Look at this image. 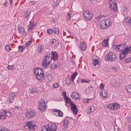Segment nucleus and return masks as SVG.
Wrapping results in <instances>:
<instances>
[{
	"mask_svg": "<svg viewBox=\"0 0 131 131\" xmlns=\"http://www.w3.org/2000/svg\"><path fill=\"white\" fill-rule=\"evenodd\" d=\"M126 45L125 43L118 45L120 51L119 57V59L120 60H122L125 58L126 55L128 54L129 53H131V47L130 46H127L123 50L126 46Z\"/></svg>",
	"mask_w": 131,
	"mask_h": 131,
	"instance_id": "f257e3e1",
	"label": "nucleus"
},
{
	"mask_svg": "<svg viewBox=\"0 0 131 131\" xmlns=\"http://www.w3.org/2000/svg\"><path fill=\"white\" fill-rule=\"evenodd\" d=\"M111 21L109 19L103 20L100 22V26L101 29H104L109 27L111 24Z\"/></svg>",
	"mask_w": 131,
	"mask_h": 131,
	"instance_id": "f03ea898",
	"label": "nucleus"
},
{
	"mask_svg": "<svg viewBox=\"0 0 131 131\" xmlns=\"http://www.w3.org/2000/svg\"><path fill=\"white\" fill-rule=\"evenodd\" d=\"M52 60V58L49 55H47L45 57L43 61H42V67L43 68H47L49 64L51 62Z\"/></svg>",
	"mask_w": 131,
	"mask_h": 131,
	"instance_id": "7ed1b4c3",
	"label": "nucleus"
},
{
	"mask_svg": "<svg viewBox=\"0 0 131 131\" xmlns=\"http://www.w3.org/2000/svg\"><path fill=\"white\" fill-rule=\"evenodd\" d=\"M84 19L86 20L90 21L93 18V14L92 12L88 10H86L83 13Z\"/></svg>",
	"mask_w": 131,
	"mask_h": 131,
	"instance_id": "20e7f679",
	"label": "nucleus"
},
{
	"mask_svg": "<svg viewBox=\"0 0 131 131\" xmlns=\"http://www.w3.org/2000/svg\"><path fill=\"white\" fill-rule=\"evenodd\" d=\"M116 58L114 55L111 52H109L105 57V60L106 61L111 62L115 61Z\"/></svg>",
	"mask_w": 131,
	"mask_h": 131,
	"instance_id": "39448f33",
	"label": "nucleus"
},
{
	"mask_svg": "<svg viewBox=\"0 0 131 131\" xmlns=\"http://www.w3.org/2000/svg\"><path fill=\"white\" fill-rule=\"evenodd\" d=\"M108 3L110 8L114 11H116L117 9V4L114 0H109Z\"/></svg>",
	"mask_w": 131,
	"mask_h": 131,
	"instance_id": "423d86ee",
	"label": "nucleus"
},
{
	"mask_svg": "<svg viewBox=\"0 0 131 131\" xmlns=\"http://www.w3.org/2000/svg\"><path fill=\"white\" fill-rule=\"evenodd\" d=\"M24 126L25 127H27V128H26L31 130H35V127H36L35 123L31 121L27 122L26 123V125Z\"/></svg>",
	"mask_w": 131,
	"mask_h": 131,
	"instance_id": "0eeeda50",
	"label": "nucleus"
},
{
	"mask_svg": "<svg viewBox=\"0 0 131 131\" xmlns=\"http://www.w3.org/2000/svg\"><path fill=\"white\" fill-rule=\"evenodd\" d=\"M108 108L110 110H116L120 108V105L118 103H114L108 105Z\"/></svg>",
	"mask_w": 131,
	"mask_h": 131,
	"instance_id": "6e6552de",
	"label": "nucleus"
},
{
	"mask_svg": "<svg viewBox=\"0 0 131 131\" xmlns=\"http://www.w3.org/2000/svg\"><path fill=\"white\" fill-rule=\"evenodd\" d=\"M34 70V73L36 74L37 79L40 80L41 79V68L36 67Z\"/></svg>",
	"mask_w": 131,
	"mask_h": 131,
	"instance_id": "1a4fd4ad",
	"label": "nucleus"
},
{
	"mask_svg": "<svg viewBox=\"0 0 131 131\" xmlns=\"http://www.w3.org/2000/svg\"><path fill=\"white\" fill-rule=\"evenodd\" d=\"M49 131H55L57 129V127L56 125L52 123L49 124L47 125Z\"/></svg>",
	"mask_w": 131,
	"mask_h": 131,
	"instance_id": "9d476101",
	"label": "nucleus"
},
{
	"mask_svg": "<svg viewBox=\"0 0 131 131\" xmlns=\"http://www.w3.org/2000/svg\"><path fill=\"white\" fill-rule=\"evenodd\" d=\"M51 56L54 60H57L58 59L59 56L57 52L56 51H51Z\"/></svg>",
	"mask_w": 131,
	"mask_h": 131,
	"instance_id": "9b49d317",
	"label": "nucleus"
},
{
	"mask_svg": "<svg viewBox=\"0 0 131 131\" xmlns=\"http://www.w3.org/2000/svg\"><path fill=\"white\" fill-rule=\"evenodd\" d=\"M80 47L82 51H84L86 49V45L85 42L84 41H82V42H81L80 44Z\"/></svg>",
	"mask_w": 131,
	"mask_h": 131,
	"instance_id": "f8f14e48",
	"label": "nucleus"
},
{
	"mask_svg": "<svg viewBox=\"0 0 131 131\" xmlns=\"http://www.w3.org/2000/svg\"><path fill=\"white\" fill-rule=\"evenodd\" d=\"M100 95L104 98H106L108 96V94L107 90H103L100 92Z\"/></svg>",
	"mask_w": 131,
	"mask_h": 131,
	"instance_id": "ddd939ff",
	"label": "nucleus"
},
{
	"mask_svg": "<svg viewBox=\"0 0 131 131\" xmlns=\"http://www.w3.org/2000/svg\"><path fill=\"white\" fill-rule=\"evenodd\" d=\"M60 66V64L59 62H56L52 64L51 65V69L53 70L54 68H58Z\"/></svg>",
	"mask_w": 131,
	"mask_h": 131,
	"instance_id": "4468645a",
	"label": "nucleus"
},
{
	"mask_svg": "<svg viewBox=\"0 0 131 131\" xmlns=\"http://www.w3.org/2000/svg\"><path fill=\"white\" fill-rule=\"evenodd\" d=\"M71 97L72 98L74 99L75 97V99L76 100H79L80 99V96L79 94L78 93H75L72 92L71 93Z\"/></svg>",
	"mask_w": 131,
	"mask_h": 131,
	"instance_id": "2eb2a0df",
	"label": "nucleus"
},
{
	"mask_svg": "<svg viewBox=\"0 0 131 131\" xmlns=\"http://www.w3.org/2000/svg\"><path fill=\"white\" fill-rule=\"evenodd\" d=\"M70 105L71 106L72 110L74 113V114H76L77 113V110L76 106L73 103H71Z\"/></svg>",
	"mask_w": 131,
	"mask_h": 131,
	"instance_id": "dca6fc26",
	"label": "nucleus"
},
{
	"mask_svg": "<svg viewBox=\"0 0 131 131\" xmlns=\"http://www.w3.org/2000/svg\"><path fill=\"white\" fill-rule=\"evenodd\" d=\"M109 38H107L106 39H104L102 41L103 46L106 47L108 46Z\"/></svg>",
	"mask_w": 131,
	"mask_h": 131,
	"instance_id": "f3484780",
	"label": "nucleus"
},
{
	"mask_svg": "<svg viewBox=\"0 0 131 131\" xmlns=\"http://www.w3.org/2000/svg\"><path fill=\"white\" fill-rule=\"evenodd\" d=\"M63 125V129L65 130H66L68 128V122L67 120L64 119Z\"/></svg>",
	"mask_w": 131,
	"mask_h": 131,
	"instance_id": "a211bd4d",
	"label": "nucleus"
},
{
	"mask_svg": "<svg viewBox=\"0 0 131 131\" xmlns=\"http://www.w3.org/2000/svg\"><path fill=\"white\" fill-rule=\"evenodd\" d=\"M41 106L42 108L41 107V111H44L47 109V103L43 100L42 101V103L41 104Z\"/></svg>",
	"mask_w": 131,
	"mask_h": 131,
	"instance_id": "6ab92c4d",
	"label": "nucleus"
},
{
	"mask_svg": "<svg viewBox=\"0 0 131 131\" xmlns=\"http://www.w3.org/2000/svg\"><path fill=\"white\" fill-rule=\"evenodd\" d=\"M0 112L3 115H6L7 114H11V113L9 111L3 109Z\"/></svg>",
	"mask_w": 131,
	"mask_h": 131,
	"instance_id": "aec40b11",
	"label": "nucleus"
},
{
	"mask_svg": "<svg viewBox=\"0 0 131 131\" xmlns=\"http://www.w3.org/2000/svg\"><path fill=\"white\" fill-rule=\"evenodd\" d=\"M18 30L19 33L24 34L25 33L24 31V28L21 26H19L18 27Z\"/></svg>",
	"mask_w": 131,
	"mask_h": 131,
	"instance_id": "412c9836",
	"label": "nucleus"
},
{
	"mask_svg": "<svg viewBox=\"0 0 131 131\" xmlns=\"http://www.w3.org/2000/svg\"><path fill=\"white\" fill-rule=\"evenodd\" d=\"M64 99L65 100V102L66 103H68L69 104H70L71 105V103H73L71 102V101L70 99H69L68 97H66L65 98H64Z\"/></svg>",
	"mask_w": 131,
	"mask_h": 131,
	"instance_id": "4be33fe9",
	"label": "nucleus"
},
{
	"mask_svg": "<svg viewBox=\"0 0 131 131\" xmlns=\"http://www.w3.org/2000/svg\"><path fill=\"white\" fill-rule=\"evenodd\" d=\"M53 31L55 34H58L59 33V30L58 28L55 27H53Z\"/></svg>",
	"mask_w": 131,
	"mask_h": 131,
	"instance_id": "5701e85b",
	"label": "nucleus"
},
{
	"mask_svg": "<svg viewBox=\"0 0 131 131\" xmlns=\"http://www.w3.org/2000/svg\"><path fill=\"white\" fill-rule=\"evenodd\" d=\"M126 90L128 92H131V85H127L126 88Z\"/></svg>",
	"mask_w": 131,
	"mask_h": 131,
	"instance_id": "b1692460",
	"label": "nucleus"
},
{
	"mask_svg": "<svg viewBox=\"0 0 131 131\" xmlns=\"http://www.w3.org/2000/svg\"><path fill=\"white\" fill-rule=\"evenodd\" d=\"M65 82L68 85H69L71 83V80L68 78H66Z\"/></svg>",
	"mask_w": 131,
	"mask_h": 131,
	"instance_id": "393cba45",
	"label": "nucleus"
},
{
	"mask_svg": "<svg viewBox=\"0 0 131 131\" xmlns=\"http://www.w3.org/2000/svg\"><path fill=\"white\" fill-rule=\"evenodd\" d=\"M48 127V126L47 125L44 126L42 127V128L41 129V131H49Z\"/></svg>",
	"mask_w": 131,
	"mask_h": 131,
	"instance_id": "a878e982",
	"label": "nucleus"
},
{
	"mask_svg": "<svg viewBox=\"0 0 131 131\" xmlns=\"http://www.w3.org/2000/svg\"><path fill=\"white\" fill-rule=\"evenodd\" d=\"M53 111L56 112H58V115H63V113L59 110L55 109H53Z\"/></svg>",
	"mask_w": 131,
	"mask_h": 131,
	"instance_id": "bb28decb",
	"label": "nucleus"
},
{
	"mask_svg": "<svg viewBox=\"0 0 131 131\" xmlns=\"http://www.w3.org/2000/svg\"><path fill=\"white\" fill-rule=\"evenodd\" d=\"M52 44H54L55 43V46H58L59 45L58 42V41H57L56 40L54 39L52 41H51Z\"/></svg>",
	"mask_w": 131,
	"mask_h": 131,
	"instance_id": "cd10ccee",
	"label": "nucleus"
},
{
	"mask_svg": "<svg viewBox=\"0 0 131 131\" xmlns=\"http://www.w3.org/2000/svg\"><path fill=\"white\" fill-rule=\"evenodd\" d=\"M93 64L94 66H95L96 65H98L99 61L97 59H95L93 60Z\"/></svg>",
	"mask_w": 131,
	"mask_h": 131,
	"instance_id": "c85d7f7f",
	"label": "nucleus"
},
{
	"mask_svg": "<svg viewBox=\"0 0 131 131\" xmlns=\"http://www.w3.org/2000/svg\"><path fill=\"white\" fill-rule=\"evenodd\" d=\"M34 26L33 24L32 23H30L29 25L28 26V30H31L32 29V28Z\"/></svg>",
	"mask_w": 131,
	"mask_h": 131,
	"instance_id": "c756f323",
	"label": "nucleus"
},
{
	"mask_svg": "<svg viewBox=\"0 0 131 131\" xmlns=\"http://www.w3.org/2000/svg\"><path fill=\"white\" fill-rule=\"evenodd\" d=\"M126 21H127V23L129 25H131V18L130 17H127L126 19Z\"/></svg>",
	"mask_w": 131,
	"mask_h": 131,
	"instance_id": "7c9ffc66",
	"label": "nucleus"
},
{
	"mask_svg": "<svg viewBox=\"0 0 131 131\" xmlns=\"http://www.w3.org/2000/svg\"><path fill=\"white\" fill-rule=\"evenodd\" d=\"M28 13H28L27 12L25 13L24 14L25 17L24 18L25 19H26V20H28V18L29 17V14Z\"/></svg>",
	"mask_w": 131,
	"mask_h": 131,
	"instance_id": "2f4dec72",
	"label": "nucleus"
},
{
	"mask_svg": "<svg viewBox=\"0 0 131 131\" xmlns=\"http://www.w3.org/2000/svg\"><path fill=\"white\" fill-rule=\"evenodd\" d=\"M78 73L76 72H75L74 73H73L71 76V78L72 79L75 78L78 75Z\"/></svg>",
	"mask_w": 131,
	"mask_h": 131,
	"instance_id": "473e14b6",
	"label": "nucleus"
},
{
	"mask_svg": "<svg viewBox=\"0 0 131 131\" xmlns=\"http://www.w3.org/2000/svg\"><path fill=\"white\" fill-rule=\"evenodd\" d=\"M7 67L8 69L10 70H13L15 69V68L13 65H8Z\"/></svg>",
	"mask_w": 131,
	"mask_h": 131,
	"instance_id": "72a5a7b5",
	"label": "nucleus"
},
{
	"mask_svg": "<svg viewBox=\"0 0 131 131\" xmlns=\"http://www.w3.org/2000/svg\"><path fill=\"white\" fill-rule=\"evenodd\" d=\"M35 114V112H34V110L31 109L28 113V115H34Z\"/></svg>",
	"mask_w": 131,
	"mask_h": 131,
	"instance_id": "f704fd0d",
	"label": "nucleus"
},
{
	"mask_svg": "<svg viewBox=\"0 0 131 131\" xmlns=\"http://www.w3.org/2000/svg\"><path fill=\"white\" fill-rule=\"evenodd\" d=\"M71 16V14L70 13H69L67 14L66 17L67 21H68L70 20Z\"/></svg>",
	"mask_w": 131,
	"mask_h": 131,
	"instance_id": "c9c22d12",
	"label": "nucleus"
},
{
	"mask_svg": "<svg viewBox=\"0 0 131 131\" xmlns=\"http://www.w3.org/2000/svg\"><path fill=\"white\" fill-rule=\"evenodd\" d=\"M31 40H29L26 43H25V46L26 47H28L30 45L31 42Z\"/></svg>",
	"mask_w": 131,
	"mask_h": 131,
	"instance_id": "e433bc0d",
	"label": "nucleus"
},
{
	"mask_svg": "<svg viewBox=\"0 0 131 131\" xmlns=\"http://www.w3.org/2000/svg\"><path fill=\"white\" fill-rule=\"evenodd\" d=\"M5 48L6 50L7 51H10V48L9 47V46L8 45H7L5 47Z\"/></svg>",
	"mask_w": 131,
	"mask_h": 131,
	"instance_id": "4c0bfd02",
	"label": "nucleus"
},
{
	"mask_svg": "<svg viewBox=\"0 0 131 131\" xmlns=\"http://www.w3.org/2000/svg\"><path fill=\"white\" fill-rule=\"evenodd\" d=\"M118 46H118V45H114L113 46V47L117 51H120L119 48Z\"/></svg>",
	"mask_w": 131,
	"mask_h": 131,
	"instance_id": "58836bf2",
	"label": "nucleus"
},
{
	"mask_svg": "<svg viewBox=\"0 0 131 131\" xmlns=\"http://www.w3.org/2000/svg\"><path fill=\"white\" fill-rule=\"evenodd\" d=\"M126 63H127L129 62H131V57H128L125 59Z\"/></svg>",
	"mask_w": 131,
	"mask_h": 131,
	"instance_id": "ea45409f",
	"label": "nucleus"
},
{
	"mask_svg": "<svg viewBox=\"0 0 131 131\" xmlns=\"http://www.w3.org/2000/svg\"><path fill=\"white\" fill-rule=\"evenodd\" d=\"M19 50V51H20L21 52L24 49L25 47L24 46H19L18 47Z\"/></svg>",
	"mask_w": 131,
	"mask_h": 131,
	"instance_id": "a19ab883",
	"label": "nucleus"
},
{
	"mask_svg": "<svg viewBox=\"0 0 131 131\" xmlns=\"http://www.w3.org/2000/svg\"><path fill=\"white\" fill-rule=\"evenodd\" d=\"M47 32L50 35H51L53 32V30L51 29H49L47 30Z\"/></svg>",
	"mask_w": 131,
	"mask_h": 131,
	"instance_id": "79ce46f5",
	"label": "nucleus"
},
{
	"mask_svg": "<svg viewBox=\"0 0 131 131\" xmlns=\"http://www.w3.org/2000/svg\"><path fill=\"white\" fill-rule=\"evenodd\" d=\"M37 91V89L36 88H33L31 90V93H36Z\"/></svg>",
	"mask_w": 131,
	"mask_h": 131,
	"instance_id": "37998d69",
	"label": "nucleus"
},
{
	"mask_svg": "<svg viewBox=\"0 0 131 131\" xmlns=\"http://www.w3.org/2000/svg\"><path fill=\"white\" fill-rule=\"evenodd\" d=\"M93 90V88L92 86H90L89 87L88 90L89 91V92H91Z\"/></svg>",
	"mask_w": 131,
	"mask_h": 131,
	"instance_id": "c03bdc74",
	"label": "nucleus"
},
{
	"mask_svg": "<svg viewBox=\"0 0 131 131\" xmlns=\"http://www.w3.org/2000/svg\"><path fill=\"white\" fill-rule=\"evenodd\" d=\"M6 117V115H0V119H4Z\"/></svg>",
	"mask_w": 131,
	"mask_h": 131,
	"instance_id": "a18cd8bd",
	"label": "nucleus"
},
{
	"mask_svg": "<svg viewBox=\"0 0 131 131\" xmlns=\"http://www.w3.org/2000/svg\"><path fill=\"white\" fill-rule=\"evenodd\" d=\"M59 83H55L53 85V87L54 88H58L59 86Z\"/></svg>",
	"mask_w": 131,
	"mask_h": 131,
	"instance_id": "49530a36",
	"label": "nucleus"
},
{
	"mask_svg": "<svg viewBox=\"0 0 131 131\" xmlns=\"http://www.w3.org/2000/svg\"><path fill=\"white\" fill-rule=\"evenodd\" d=\"M118 84V83L116 82L115 81H114L113 82L112 85L114 86H115L116 87L117 86V85Z\"/></svg>",
	"mask_w": 131,
	"mask_h": 131,
	"instance_id": "de8ad7c7",
	"label": "nucleus"
},
{
	"mask_svg": "<svg viewBox=\"0 0 131 131\" xmlns=\"http://www.w3.org/2000/svg\"><path fill=\"white\" fill-rule=\"evenodd\" d=\"M90 81L89 80L87 79L86 80H84V79H82L81 81V82H85L88 83Z\"/></svg>",
	"mask_w": 131,
	"mask_h": 131,
	"instance_id": "09e8293b",
	"label": "nucleus"
},
{
	"mask_svg": "<svg viewBox=\"0 0 131 131\" xmlns=\"http://www.w3.org/2000/svg\"><path fill=\"white\" fill-rule=\"evenodd\" d=\"M0 131H9V130L7 128H3L0 130Z\"/></svg>",
	"mask_w": 131,
	"mask_h": 131,
	"instance_id": "8fccbe9b",
	"label": "nucleus"
},
{
	"mask_svg": "<svg viewBox=\"0 0 131 131\" xmlns=\"http://www.w3.org/2000/svg\"><path fill=\"white\" fill-rule=\"evenodd\" d=\"M104 88V85L103 83H101L100 85V89H101V91L103 90Z\"/></svg>",
	"mask_w": 131,
	"mask_h": 131,
	"instance_id": "3c124183",
	"label": "nucleus"
},
{
	"mask_svg": "<svg viewBox=\"0 0 131 131\" xmlns=\"http://www.w3.org/2000/svg\"><path fill=\"white\" fill-rule=\"evenodd\" d=\"M15 93H10V97H14L15 96Z\"/></svg>",
	"mask_w": 131,
	"mask_h": 131,
	"instance_id": "603ef678",
	"label": "nucleus"
},
{
	"mask_svg": "<svg viewBox=\"0 0 131 131\" xmlns=\"http://www.w3.org/2000/svg\"><path fill=\"white\" fill-rule=\"evenodd\" d=\"M39 105L38 106V108L40 111H41V102L39 101Z\"/></svg>",
	"mask_w": 131,
	"mask_h": 131,
	"instance_id": "864d4df0",
	"label": "nucleus"
},
{
	"mask_svg": "<svg viewBox=\"0 0 131 131\" xmlns=\"http://www.w3.org/2000/svg\"><path fill=\"white\" fill-rule=\"evenodd\" d=\"M35 3V1H29V4L31 5H34Z\"/></svg>",
	"mask_w": 131,
	"mask_h": 131,
	"instance_id": "5fc2aeb1",
	"label": "nucleus"
},
{
	"mask_svg": "<svg viewBox=\"0 0 131 131\" xmlns=\"http://www.w3.org/2000/svg\"><path fill=\"white\" fill-rule=\"evenodd\" d=\"M63 96L64 99V98H65L66 97H68L67 96H66V92L65 91H64L63 93Z\"/></svg>",
	"mask_w": 131,
	"mask_h": 131,
	"instance_id": "6e6d98bb",
	"label": "nucleus"
},
{
	"mask_svg": "<svg viewBox=\"0 0 131 131\" xmlns=\"http://www.w3.org/2000/svg\"><path fill=\"white\" fill-rule=\"evenodd\" d=\"M58 5V2H55L53 4V6L55 7L56 6H57Z\"/></svg>",
	"mask_w": 131,
	"mask_h": 131,
	"instance_id": "4d7b16f0",
	"label": "nucleus"
},
{
	"mask_svg": "<svg viewBox=\"0 0 131 131\" xmlns=\"http://www.w3.org/2000/svg\"><path fill=\"white\" fill-rule=\"evenodd\" d=\"M90 100L88 99H85L83 100V101L85 103L88 102Z\"/></svg>",
	"mask_w": 131,
	"mask_h": 131,
	"instance_id": "13d9d810",
	"label": "nucleus"
},
{
	"mask_svg": "<svg viewBox=\"0 0 131 131\" xmlns=\"http://www.w3.org/2000/svg\"><path fill=\"white\" fill-rule=\"evenodd\" d=\"M37 50L40 53L41 52V47L40 46L38 47L37 49Z\"/></svg>",
	"mask_w": 131,
	"mask_h": 131,
	"instance_id": "bf43d9fd",
	"label": "nucleus"
},
{
	"mask_svg": "<svg viewBox=\"0 0 131 131\" xmlns=\"http://www.w3.org/2000/svg\"><path fill=\"white\" fill-rule=\"evenodd\" d=\"M94 107L93 106H91L90 107H89V110L90 111H90V112H91V111L92 110V109L93 108V110H94Z\"/></svg>",
	"mask_w": 131,
	"mask_h": 131,
	"instance_id": "052dcab7",
	"label": "nucleus"
},
{
	"mask_svg": "<svg viewBox=\"0 0 131 131\" xmlns=\"http://www.w3.org/2000/svg\"><path fill=\"white\" fill-rule=\"evenodd\" d=\"M15 110H19V108H20V107H19L17 106H15Z\"/></svg>",
	"mask_w": 131,
	"mask_h": 131,
	"instance_id": "680f3d73",
	"label": "nucleus"
},
{
	"mask_svg": "<svg viewBox=\"0 0 131 131\" xmlns=\"http://www.w3.org/2000/svg\"><path fill=\"white\" fill-rule=\"evenodd\" d=\"M115 131H120V129L119 128H116L115 127Z\"/></svg>",
	"mask_w": 131,
	"mask_h": 131,
	"instance_id": "e2e57ef3",
	"label": "nucleus"
},
{
	"mask_svg": "<svg viewBox=\"0 0 131 131\" xmlns=\"http://www.w3.org/2000/svg\"><path fill=\"white\" fill-rule=\"evenodd\" d=\"M128 130V131H131V125L129 126Z\"/></svg>",
	"mask_w": 131,
	"mask_h": 131,
	"instance_id": "0e129e2a",
	"label": "nucleus"
},
{
	"mask_svg": "<svg viewBox=\"0 0 131 131\" xmlns=\"http://www.w3.org/2000/svg\"><path fill=\"white\" fill-rule=\"evenodd\" d=\"M7 3L6 1H5V3H3V5L4 6L6 7L7 6L6 5V4Z\"/></svg>",
	"mask_w": 131,
	"mask_h": 131,
	"instance_id": "69168bd1",
	"label": "nucleus"
},
{
	"mask_svg": "<svg viewBox=\"0 0 131 131\" xmlns=\"http://www.w3.org/2000/svg\"><path fill=\"white\" fill-rule=\"evenodd\" d=\"M112 69L114 71H117V69L115 68H112Z\"/></svg>",
	"mask_w": 131,
	"mask_h": 131,
	"instance_id": "338daca9",
	"label": "nucleus"
},
{
	"mask_svg": "<svg viewBox=\"0 0 131 131\" xmlns=\"http://www.w3.org/2000/svg\"><path fill=\"white\" fill-rule=\"evenodd\" d=\"M128 119L130 122H131V116L129 117H128Z\"/></svg>",
	"mask_w": 131,
	"mask_h": 131,
	"instance_id": "774afa93",
	"label": "nucleus"
}]
</instances>
